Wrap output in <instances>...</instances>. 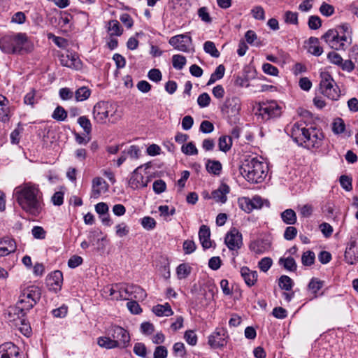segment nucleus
<instances>
[{
    "instance_id": "nucleus-1",
    "label": "nucleus",
    "mask_w": 358,
    "mask_h": 358,
    "mask_svg": "<svg viewBox=\"0 0 358 358\" xmlns=\"http://www.w3.org/2000/svg\"><path fill=\"white\" fill-rule=\"evenodd\" d=\"M13 197L27 215L38 217L42 213L45 206L43 194L38 184L23 182L14 189Z\"/></svg>"
},
{
    "instance_id": "nucleus-2",
    "label": "nucleus",
    "mask_w": 358,
    "mask_h": 358,
    "mask_svg": "<svg viewBox=\"0 0 358 358\" xmlns=\"http://www.w3.org/2000/svg\"><path fill=\"white\" fill-rule=\"evenodd\" d=\"M0 49L6 54L22 55L31 52L33 45L26 34L17 33L2 37L0 39Z\"/></svg>"
},
{
    "instance_id": "nucleus-3",
    "label": "nucleus",
    "mask_w": 358,
    "mask_h": 358,
    "mask_svg": "<svg viewBox=\"0 0 358 358\" xmlns=\"http://www.w3.org/2000/svg\"><path fill=\"white\" fill-rule=\"evenodd\" d=\"M41 290L37 286H29L21 290L19 299L15 307L12 308L10 314L24 317L27 311L31 309L40 300Z\"/></svg>"
},
{
    "instance_id": "nucleus-4",
    "label": "nucleus",
    "mask_w": 358,
    "mask_h": 358,
    "mask_svg": "<svg viewBox=\"0 0 358 358\" xmlns=\"http://www.w3.org/2000/svg\"><path fill=\"white\" fill-rule=\"evenodd\" d=\"M268 173L266 164L257 157H248L244 160L241 166V173L243 178L251 183H260Z\"/></svg>"
},
{
    "instance_id": "nucleus-5",
    "label": "nucleus",
    "mask_w": 358,
    "mask_h": 358,
    "mask_svg": "<svg viewBox=\"0 0 358 358\" xmlns=\"http://www.w3.org/2000/svg\"><path fill=\"white\" fill-rule=\"evenodd\" d=\"M328 45L336 50H345L351 43V37L341 35L339 31L328 30L322 37Z\"/></svg>"
},
{
    "instance_id": "nucleus-6",
    "label": "nucleus",
    "mask_w": 358,
    "mask_h": 358,
    "mask_svg": "<svg viewBox=\"0 0 358 358\" xmlns=\"http://www.w3.org/2000/svg\"><path fill=\"white\" fill-rule=\"evenodd\" d=\"M320 78V86L322 94L331 100H338L340 97V90L329 73L321 72Z\"/></svg>"
},
{
    "instance_id": "nucleus-7",
    "label": "nucleus",
    "mask_w": 358,
    "mask_h": 358,
    "mask_svg": "<svg viewBox=\"0 0 358 358\" xmlns=\"http://www.w3.org/2000/svg\"><path fill=\"white\" fill-rule=\"evenodd\" d=\"M282 108L275 101H269L259 104L256 115L262 121L278 117L281 115Z\"/></svg>"
},
{
    "instance_id": "nucleus-8",
    "label": "nucleus",
    "mask_w": 358,
    "mask_h": 358,
    "mask_svg": "<svg viewBox=\"0 0 358 358\" xmlns=\"http://www.w3.org/2000/svg\"><path fill=\"white\" fill-rule=\"evenodd\" d=\"M241 110V101L237 97H232L226 100L222 111L231 123H236L238 120Z\"/></svg>"
},
{
    "instance_id": "nucleus-9",
    "label": "nucleus",
    "mask_w": 358,
    "mask_h": 358,
    "mask_svg": "<svg viewBox=\"0 0 358 358\" xmlns=\"http://www.w3.org/2000/svg\"><path fill=\"white\" fill-rule=\"evenodd\" d=\"M112 108L113 106L109 102L99 101L93 108L92 114L94 120L99 124L106 123Z\"/></svg>"
},
{
    "instance_id": "nucleus-10",
    "label": "nucleus",
    "mask_w": 358,
    "mask_h": 358,
    "mask_svg": "<svg viewBox=\"0 0 358 358\" xmlns=\"http://www.w3.org/2000/svg\"><path fill=\"white\" fill-rule=\"evenodd\" d=\"M224 242L230 250H238L243 245L242 234L236 228H233L227 234Z\"/></svg>"
},
{
    "instance_id": "nucleus-11",
    "label": "nucleus",
    "mask_w": 358,
    "mask_h": 358,
    "mask_svg": "<svg viewBox=\"0 0 358 358\" xmlns=\"http://www.w3.org/2000/svg\"><path fill=\"white\" fill-rule=\"evenodd\" d=\"M169 43L179 51L187 52L192 43V38L187 34H179L171 37Z\"/></svg>"
},
{
    "instance_id": "nucleus-12",
    "label": "nucleus",
    "mask_w": 358,
    "mask_h": 358,
    "mask_svg": "<svg viewBox=\"0 0 358 358\" xmlns=\"http://www.w3.org/2000/svg\"><path fill=\"white\" fill-rule=\"evenodd\" d=\"M108 184L101 177H95L92 181L90 198L97 199L108 190Z\"/></svg>"
},
{
    "instance_id": "nucleus-13",
    "label": "nucleus",
    "mask_w": 358,
    "mask_h": 358,
    "mask_svg": "<svg viewBox=\"0 0 358 358\" xmlns=\"http://www.w3.org/2000/svg\"><path fill=\"white\" fill-rule=\"evenodd\" d=\"M111 337L118 341L119 348H126L130 341V336L127 330L120 326H114L110 329Z\"/></svg>"
},
{
    "instance_id": "nucleus-14",
    "label": "nucleus",
    "mask_w": 358,
    "mask_h": 358,
    "mask_svg": "<svg viewBox=\"0 0 358 358\" xmlns=\"http://www.w3.org/2000/svg\"><path fill=\"white\" fill-rule=\"evenodd\" d=\"M308 129L303 127V124L296 122L292 126L289 134L294 141L298 145H303L304 141L307 139Z\"/></svg>"
},
{
    "instance_id": "nucleus-15",
    "label": "nucleus",
    "mask_w": 358,
    "mask_h": 358,
    "mask_svg": "<svg viewBox=\"0 0 358 358\" xmlns=\"http://www.w3.org/2000/svg\"><path fill=\"white\" fill-rule=\"evenodd\" d=\"M143 166V165L139 166L131 174L129 180V186L134 189L143 188L148 185V180L145 179L140 173Z\"/></svg>"
},
{
    "instance_id": "nucleus-16",
    "label": "nucleus",
    "mask_w": 358,
    "mask_h": 358,
    "mask_svg": "<svg viewBox=\"0 0 358 358\" xmlns=\"http://www.w3.org/2000/svg\"><path fill=\"white\" fill-rule=\"evenodd\" d=\"M63 283V274L57 270L49 274L46 278V285L50 290L57 292L62 288Z\"/></svg>"
},
{
    "instance_id": "nucleus-17",
    "label": "nucleus",
    "mask_w": 358,
    "mask_h": 358,
    "mask_svg": "<svg viewBox=\"0 0 358 358\" xmlns=\"http://www.w3.org/2000/svg\"><path fill=\"white\" fill-rule=\"evenodd\" d=\"M307 139L304 141L303 146L307 148H319L321 145L323 135L321 132L311 128L308 129L306 135Z\"/></svg>"
},
{
    "instance_id": "nucleus-18",
    "label": "nucleus",
    "mask_w": 358,
    "mask_h": 358,
    "mask_svg": "<svg viewBox=\"0 0 358 358\" xmlns=\"http://www.w3.org/2000/svg\"><path fill=\"white\" fill-rule=\"evenodd\" d=\"M60 63L62 66L76 70L80 69L82 62L78 57L72 53L62 54L59 57Z\"/></svg>"
},
{
    "instance_id": "nucleus-19",
    "label": "nucleus",
    "mask_w": 358,
    "mask_h": 358,
    "mask_svg": "<svg viewBox=\"0 0 358 358\" xmlns=\"http://www.w3.org/2000/svg\"><path fill=\"white\" fill-rule=\"evenodd\" d=\"M0 358H20L18 347L11 342L1 345Z\"/></svg>"
},
{
    "instance_id": "nucleus-20",
    "label": "nucleus",
    "mask_w": 358,
    "mask_h": 358,
    "mask_svg": "<svg viewBox=\"0 0 358 358\" xmlns=\"http://www.w3.org/2000/svg\"><path fill=\"white\" fill-rule=\"evenodd\" d=\"M227 343L225 331L224 329H216L208 338V344L213 348H220Z\"/></svg>"
},
{
    "instance_id": "nucleus-21",
    "label": "nucleus",
    "mask_w": 358,
    "mask_h": 358,
    "mask_svg": "<svg viewBox=\"0 0 358 358\" xmlns=\"http://www.w3.org/2000/svg\"><path fill=\"white\" fill-rule=\"evenodd\" d=\"M356 241H352L348 245L345 251V260L350 265L355 264L358 262V249L356 248Z\"/></svg>"
},
{
    "instance_id": "nucleus-22",
    "label": "nucleus",
    "mask_w": 358,
    "mask_h": 358,
    "mask_svg": "<svg viewBox=\"0 0 358 358\" xmlns=\"http://www.w3.org/2000/svg\"><path fill=\"white\" fill-rule=\"evenodd\" d=\"M229 191V187L227 184L222 183L217 189L213 191L209 198L214 199L217 203H224L227 200V195Z\"/></svg>"
},
{
    "instance_id": "nucleus-23",
    "label": "nucleus",
    "mask_w": 358,
    "mask_h": 358,
    "mask_svg": "<svg viewBox=\"0 0 358 358\" xmlns=\"http://www.w3.org/2000/svg\"><path fill=\"white\" fill-rule=\"evenodd\" d=\"M241 275L248 287L255 285L257 281L258 273L256 271L250 270L247 266L241 268Z\"/></svg>"
},
{
    "instance_id": "nucleus-24",
    "label": "nucleus",
    "mask_w": 358,
    "mask_h": 358,
    "mask_svg": "<svg viewBox=\"0 0 358 358\" xmlns=\"http://www.w3.org/2000/svg\"><path fill=\"white\" fill-rule=\"evenodd\" d=\"M16 245L15 241L10 238H3L0 240V257L8 255L15 252Z\"/></svg>"
},
{
    "instance_id": "nucleus-25",
    "label": "nucleus",
    "mask_w": 358,
    "mask_h": 358,
    "mask_svg": "<svg viewBox=\"0 0 358 358\" xmlns=\"http://www.w3.org/2000/svg\"><path fill=\"white\" fill-rule=\"evenodd\" d=\"M210 231L208 227L206 225H201L199 231V237L201 244L204 250L208 249L212 246V242L210 239Z\"/></svg>"
},
{
    "instance_id": "nucleus-26",
    "label": "nucleus",
    "mask_w": 358,
    "mask_h": 358,
    "mask_svg": "<svg viewBox=\"0 0 358 358\" xmlns=\"http://www.w3.org/2000/svg\"><path fill=\"white\" fill-rule=\"evenodd\" d=\"M270 247V244L264 240H257L250 244V249L256 254L265 252Z\"/></svg>"
},
{
    "instance_id": "nucleus-27",
    "label": "nucleus",
    "mask_w": 358,
    "mask_h": 358,
    "mask_svg": "<svg viewBox=\"0 0 358 358\" xmlns=\"http://www.w3.org/2000/svg\"><path fill=\"white\" fill-rule=\"evenodd\" d=\"M152 312L158 317L171 316L173 314L169 303H166L164 305L158 304L152 308Z\"/></svg>"
},
{
    "instance_id": "nucleus-28",
    "label": "nucleus",
    "mask_w": 358,
    "mask_h": 358,
    "mask_svg": "<svg viewBox=\"0 0 358 358\" xmlns=\"http://www.w3.org/2000/svg\"><path fill=\"white\" fill-rule=\"evenodd\" d=\"M8 100L3 95L0 94V120L6 122L8 120L9 107Z\"/></svg>"
},
{
    "instance_id": "nucleus-29",
    "label": "nucleus",
    "mask_w": 358,
    "mask_h": 358,
    "mask_svg": "<svg viewBox=\"0 0 358 358\" xmlns=\"http://www.w3.org/2000/svg\"><path fill=\"white\" fill-rule=\"evenodd\" d=\"M119 341H114L113 338L106 336L98 338L97 343L101 348L106 349H113L119 348Z\"/></svg>"
},
{
    "instance_id": "nucleus-30",
    "label": "nucleus",
    "mask_w": 358,
    "mask_h": 358,
    "mask_svg": "<svg viewBox=\"0 0 358 358\" xmlns=\"http://www.w3.org/2000/svg\"><path fill=\"white\" fill-rule=\"evenodd\" d=\"M308 52L315 56H320L323 52L322 48L319 45V40L315 37L309 38Z\"/></svg>"
},
{
    "instance_id": "nucleus-31",
    "label": "nucleus",
    "mask_w": 358,
    "mask_h": 358,
    "mask_svg": "<svg viewBox=\"0 0 358 358\" xmlns=\"http://www.w3.org/2000/svg\"><path fill=\"white\" fill-rule=\"evenodd\" d=\"M232 145V139L229 136H222L219 138L218 147L220 150L227 152Z\"/></svg>"
},
{
    "instance_id": "nucleus-32",
    "label": "nucleus",
    "mask_w": 358,
    "mask_h": 358,
    "mask_svg": "<svg viewBox=\"0 0 358 358\" xmlns=\"http://www.w3.org/2000/svg\"><path fill=\"white\" fill-rule=\"evenodd\" d=\"M119 288L120 292V298L122 300H129V299H132V287L133 285H126L120 283Z\"/></svg>"
},
{
    "instance_id": "nucleus-33",
    "label": "nucleus",
    "mask_w": 358,
    "mask_h": 358,
    "mask_svg": "<svg viewBox=\"0 0 358 358\" xmlns=\"http://www.w3.org/2000/svg\"><path fill=\"white\" fill-rule=\"evenodd\" d=\"M207 171L214 175H220L222 170V164L219 161L208 160L206 164Z\"/></svg>"
},
{
    "instance_id": "nucleus-34",
    "label": "nucleus",
    "mask_w": 358,
    "mask_h": 358,
    "mask_svg": "<svg viewBox=\"0 0 358 358\" xmlns=\"http://www.w3.org/2000/svg\"><path fill=\"white\" fill-rule=\"evenodd\" d=\"M279 264L289 271H294L296 270V263L293 257H289L287 258L281 257L279 259Z\"/></svg>"
},
{
    "instance_id": "nucleus-35",
    "label": "nucleus",
    "mask_w": 358,
    "mask_h": 358,
    "mask_svg": "<svg viewBox=\"0 0 358 358\" xmlns=\"http://www.w3.org/2000/svg\"><path fill=\"white\" fill-rule=\"evenodd\" d=\"M281 217L287 224H293L296 221L295 212L292 209H287L281 213Z\"/></svg>"
},
{
    "instance_id": "nucleus-36",
    "label": "nucleus",
    "mask_w": 358,
    "mask_h": 358,
    "mask_svg": "<svg viewBox=\"0 0 358 358\" xmlns=\"http://www.w3.org/2000/svg\"><path fill=\"white\" fill-rule=\"evenodd\" d=\"M91 94L90 90L87 87H81L75 92V99L76 101H83L87 100Z\"/></svg>"
},
{
    "instance_id": "nucleus-37",
    "label": "nucleus",
    "mask_w": 358,
    "mask_h": 358,
    "mask_svg": "<svg viewBox=\"0 0 358 358\" xmlns=\"http://www.w3.org/2000/svg\"><path fill=\"white\" fill-rule=\"evenodd\" d=\"M203 50L213 57L217 58L220 57V52L213 41H208L205 42L203 44Z\"/></svg>"
},
{
    "instance_id": "nucleus-38",
    "label": "nucleus",
    "mask_w": 358,
    "mask_h": 358,
    "mask_svg": "<svg viewBox=\"0 0 358 358\" xmlns=\"http://www.w3.org/2000/svg\"><path fill=\"white\" fill-rule=\"evenodd\" d=\"M345 130V124L341 117L334 119L332 123V131L335 134H341Z\"/></svg>"
},
{
    "instance_id": "nucleus-39",
    "label": "nucleus",
    "mask_w": 358,
    "mask_h": 358,
    "mask_svg": "<svg viewBox=\"0 0 358 358\" xmlns=\"http://www.w3.org/2000/svg\"><path fill=\"white\" fill-rule=\"evenodd\" d=\"M108 29V31H110V36H119L122 34V29H121L120 24L117 20L110 21Z\"/></svg>"
},
{
    "instance_id": "nucleus-40",
    "label": "nucleus",
    "mask_w": 358,
    "mask_h": 358,
    "mask_svg": "<svg viewBox=\"0 0 358 358\" xmlns=\"http://www.w3.org/2000/svg\"><path fill=\"white\" fill-rule=\"evenodd\" d=\"M187 62L186 58L183 55H174L172 57L173 66L177 70H181L184 68Z\"/></svg>"
},
{
    "instance_id": "nucleus-41",
    "label": "nucleus",
    "mask_w": 358,
    "mask_h": 358,
    "mask_svg": "<svg viewBox=\"0 0 358 358\" xmlns=\"http://www.w3.org/2000/svg\"><path fill=\"white\" fill-rule=\"evenodd\" d=\"M315 255L313 251L304 252L301 256V263L305 266H310L315 262Z\"/></svg>"
},
{
    "instance_id": "nucleus-42",
    "label": "nucleus",
    "mask_w": 358,
    "mask_h": 358,
    "mask_svg": "<svg viewBox=\"0 0 358 358\" xmlns=\"http://www.w3.org/2000/svg\"><path fill=\"white\" fill-rule=\"evenodd\" d=\"M324 282L317 279V278H312L308 285V289L313 292L314 294V298L317 297V292L323 287Z\"/></svg>"
},
{
    "instance_id": "nucleus-43",
    "label": "nucleus",
    "mask_w": 358,
    "mask_h": 358,
    "mask_svg": "<svg viewBox=\"0 0 358 358\" xmlns=\"http://www.w3.org/2000/svg\"><path fill=\"white\" fill-rule=\"evenodd\" d=\"M72 18L73 17L70 14L66 12L61 13L58 23L62 27H64L65 29L71 28V22L72 20Z\"/></svg>"
},
{
    "instance_id": "nucleus-44",
    "label": "nucleus",
    "mask_w": 358,
    "mask_h": 358,
    "mask_svg": "<svg viewBox=\"0 0 358 358\" xmlns=\"http://www.w3.org/2000/svg\"><path fill=\"white\" fill-rule=\"evenodd\" d=\"M78 123L87 134H90L92 132V124L87 117L80 116L78 119Z\"/></svg>"
},
{
    "instance_id": "nucleus-45",
    "label": "nucleus",
    "mask_w": 358,
    "mask_h": 358,
    "mask_svg": "<svg viewBox=\"0 0 358 358\" xmlns=\"http://www.w3.org/2000/svg\"><path fill=\"white\" fill-rule=\"evenodd\" d=\"M181 151L186 155H196L198 154V150L193 142L183 144L181 147Z\"/></svg>"
},
{
    "instance_id": "nucleus-46",
    "label": "nucleus",
    "mask_w": 358,
    "mask_h": 358,
    "mask_svg": "<svg viewBox=\"0 0 358 358\" xmlns=\"http://www.w3.org/2000/svg\"><path fill=\"white\" fill-rule=\"evenodd\" d=\"M52 117L57 121H64L67 117V112L63 107L58 106L55 109Z\"/></svg>"
},
{
    "instance_id": "nucleus-47",
    "label": "nucleus",
    "mask_w": 358,
    "mask_h": 358,
    "mask_svg": "<svg viewBox=\"0 0 358 358\" xmlns=\"http://www.w3.org/2000/svg\"><path fill=\"white\" fill-rule=\"evenodd\" d=\"M147 294L145 291L138 285H133L132 287V298L143 301L145 299Z\"/></svg>"
},
{
    "instance_id": "nucleus-48",
    "label": "nucleus",
    "mask_w": 358,
    "mask_h": 358,
    "mask_svg": "<svg viewBox=\"0 0 358 358\" xmlns=\"http://www.w3.org/2000/svg\"><path fill=\"white\" fill-rule=\"evenodd\" d=\"M191 268L185 264H180L176 269L177 275L179 279L186 278L190 273Z\"/></svg>"
},
{
    "instance_id": "nucleus-49",
    "label": "nucleus",
    "mask_w": 358,
    "mask_h": 358,
    "mask_svg": "<svg viewBox=\"0 0 358 358\" xmlns=\"http://www.w3.org/2000/svg\"><path fill=\"white\" fill-rule=\"evenodd\" d=\"M293 282L287 275H282L279 279V286L281 289L289 291L292 289Z\"/></svg>"
},
{
    "instance_id": "nucleus-50",
    "label": "nucleus",
    "mask_w": 358,
    "mask_h": 358,
    "mask_svg": "<svg viewBox=\"0 0 358 358\" xmlns=\"http://www.w3.org/2000/svg\"><path fill=\"white\" fill-rule=\"evenodd\" d=\"M141 224L146 230H152L156 227V221L150 216H145L141 219Z\"/></svg>"
},
{
    "instance_id": "nucleus-51",
    "label": "nucleus",
    "mask_w": 358,
    "mask_h": 358,
    "mask_svg": "<svg viewBox=\"0 0 358 358\" xmlns=\"http://www.w3.org/2000/svg\"><path fill=\"white\" fill-rule=\"evenodd\" d=\"M284 20L287 24H298V14L295 12L287 10L284 14Z\"/></svg>"
},
{
    "instance_id": "nucleus-52",
    "label": "nucleus",
    "mask_w": 358,
    "mask_h": 358,
    "mask_svg": "<svg viewBox=\"0 0 358 358\" xmlns=\"http://www.w3.org/2000/svg\"><path fill=\"white\" fill-rule=\"evenodd\" d=\"M240 208L245 212L250 213L252 210L251 199L248 197H242L238 199Z\"/></svg>"
},
{
    "instance_id": "nucleus-53",
    "label": "nucleus",
    "mask_w": 358,
    "mask_h": 358,
    "mask_svg": "<svg viewBox=\"0 0 358 358\" xmlns=\"http://www.w3.org/2000/svg\"><path fill=\"white\" fill-rule=\"evenodd\" d=\"M273 261L270 257H264L258 263L259 268L263 271L266 272L271 267Z\"/></svg>"
},
{
    "instance_id": "nucleus-54",
    "label": "nucleus",
    "mask_w": 358,
    "mask_h": 358,
    "mask_svg": "<svg viewBox=\"0 0 358 358\" xmlns=\"http://www.w3.org/2000/svg\"><path fill=\"white\" fill-rule=\"evenodd\" d=\"M327 59L331 64L338 66H340L343 61L341 56L335 51L329 52L327 55Z\"/></svg>"
},
{
    "instance_id": "nucleus-55",
    "label": "nucleus",
    "mask_w": 358,
    "mask_h": 358,
    "mask_svg": "<svg viewBox=\"0 0 358 358\" xmlns=\"http://www.w3.org/2000/svg\"><path fill=\"white\" fill-rule=\"evenodd\" d=\"M210 97L206 92L201 94L197 99V103L201 108H205L209 106Z\"/></svg>"
},
{
    "instance_id": "nucleus-56",
    "label": "nucleus",
    "mask_w": 358,
    "mask_h": 358,
    "mask_svg": "<svg viewBox=\"0 0 358 358\" xmlns=\"http://www.w3.org/2000/svg\"><path fill=\"white\" fill-rule=\"evenodd\" d=\"M32 236L36 239H45L46 231L42 227L35 226L31 229Z\"/></svg>"
},
{
    "instance_id": "nucleus-57",
    "label": "nucleus",
    "mask_w": 358,
    "mask_h": 358,
    "mask_svg": "<svg viewBox=\"0 0 358 358\" xmlns=\"http://www.w3.org/2000/svg\"><path fill=\"white\" fill-rule=\"evenodd\" d=\"M36 92L34 90L28 92L24 98V103L33 106L34 103L38 101V98L36 97Z\"/></svg>"
},
{
    "instance_id": "nucleus-58",
    "label": "nucleus",
    "mask_w": 358,
    "mask_h": 358,
    "mask_svg": "<svg viewBox=\"0 0 358 358\" xmlns=\"http://www.w3.org/2000/svg\"><path fill=\"white\" fill-rule=\"evenodd\" d=\"M126 150L127 157L129 156L131 159H137L139 158L141 155V150L137 145H131Z\"/></svg>"
},
{
    "instance_id": "nucleus-59",
    "label": "nucleus",
    "mask_w": 358,
    "mask_h": 358,
    "mask_svg": "<svg viewBox=\"0 0 358 358\" xmlns=\"http://www.w3.org/2000/svg\"><path fill=\"white\" fill-rule=\"evenodd\" d=\"M134 352L141 357H145L147 355V348L142 343H136L134 346Z\"/></svg>"
},
{
    "instance_id": "nucleus-60",
    "label": "nucleus",
    "mask_w": 358,
    "mask_h": 358,
    "mask_svg": "<svg viewBox=\"0 0 358 358\" xmlns=\"http://www.w3.org/2000/svg\"><path fill=\"white\" fill-rule=\"evenodd\" d=\"M214 130V125L208 120H203L201 122L199 127V131L204 134H210Z\"/></svg>"
},
{
    "instance_id": "nucleus-61",
    "label": "nucleus",
    "mask_w": 358,
    "mask_h": 358,
    "mask_svg": "<svg viewBox=\"0 0 358 358\" xmlns=\"http://www.w3.org/2000/svg\"><path fill=\"white\" fill-rule=\"evenodd\" d=\"M355 64H357V63H355V62L350 58V59L345 61L343 59L339 67L341 68L343 71L351 72L355 69Z\"/></svg>"
},
{
    "instance_id": "nucleus-62",
    "label": "nucleus",
    "mask_w": 358,
    "mask_h": 358,
    "mask_svg": "<svg viewBox=\"0 0 358 358\" xmlns=\"http://www.w3.org/2000/svg\"><path fill=\"white\" fill-rule=\"evenodd\" d=\"M308 27L310 29H317L322 25V22L318 16L312 15L308 19Z\"/></svg>"
},
{
    "instance_id": "nucleus-63",
    "label": "nucleus",
    "mask_w": 358,
    "mask_h": 358,
    "mask_svg": "<svg viewBox=\"0 0 358 358\" xmlns=\"http://www.w3.org/2000/svg\"><path fill=\"white\" fill-rule=\"evenodd\" d=\"M148 77L150 80L158 83L162 80V75L159 69H152L148 72Z\"/></svg>"
},
{
    "instance_id": "nucleus-64",
    "label": "nucleus",
    "mask_w": 358,
    "mask_h": 358,
    "mask_svg": "<svg viewBox=\"0 0 358 358\" xmlns=\"http://www.w3.org/2000/svg\"><path fill=\"white\" fill-rule=\"evenodd\" d=\"M168 355L167 349L165 346H157L154 352V358H166Z\"/></svg>"
}]
</instances>
